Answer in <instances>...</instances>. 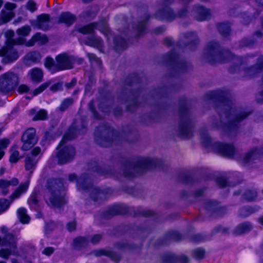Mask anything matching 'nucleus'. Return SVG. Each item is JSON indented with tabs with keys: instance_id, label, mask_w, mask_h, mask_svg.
Returning a JSON list of instances; mask_svg holds the SVG:
<instances>
[{
	"instance_id": "obj_54",
	"label": "nucleus",
	"mask_w": 263,
	"mask_h": 263,
	"mask_svg": "<svg viewBox=\"0 0 263 263\" xmlns=\"http://www.w3.org/2000/svg\"><path fill=\"white\" fill-rule=\"evenodd\" d=\"M179 261L180 263H188L189 259L185 256H181L179 259Z\"/></svg>"
},
{
	"instance_id": "obj_28",
	"label": "nucleus",
	"mask_w": 263,
	"mask_h": 263,
	"mask_svg": "<svg viewBox=\"0 0 263 263\" xmlns=\"http://www.w3.org/2000/svg\"><path fill=\"white\" fill-rule=\"evenodd\" d=\"M41 58L42 56L41 54L39 52L36 51H33L28 53L26 56L27 60L31 61L34 63L39 62L41 59Z\"/></svg>"
},
{
	"instance_id": "obj_14",
	"label": "nucleus",
	"mask_w": 263,
	"mask_h": 263,
	"mask_svg": "<svg viewBox=\"0 0 263 263\" xmlns=\"http://www.w3.org/2000/svg\"><path fill=\"white\" fill-rule=\"evenodd\" d=\"M48 41L47 36L40 33H36L35 34L30 40L26 43V46L31 47L33 46L35 43L40 45L44 44Z\"/></svg>"
},
{
	"instance_id": "obj_27",
	"label": "nucleus",
	"mask_w": 263,
	"mask_h": 263,
	"mask_svg": "<svg viewBox=\"0 0 263 263\" xmlns=\"http://www.w3.org/2000/svg\"><path fill=\"white\" fill-rule=\"evenodd\" d=\"M251 228L252 226L250 223H243L237 226L236 229V233L238 234L243 233L249 231Z\"/></svg>"
},
{
	"instance_id": "obj_49",
	"label": "nucleus",
	"mask_w": 263,
	"mask_h": 263,
	"mask_svg": "<svg viewBox=\"0 0 263 263\" xmlns=\"http://www.w3.org/2000/svg\"><path fill=\"white\" fill-rule=\"evenodd\" d=\"M102 238V236L101 235H99V234H96V235H95L92 239H91V242L92 243H98L101 239Z\"/></svg>"
},
{
	"instance_id": "obj_29",
	"label": "nucleus",
	"mask_w": 263,
	"mask_h": 263,
	"mask_svg": "<svg viewBox=\"0 0 263 263\" xmlns=\"http://www.w3.org/2000/svg\"><path fill=\"white\" fill-rule=\"evenodd\" d=\"M16 149V147H13L11 150L9 157V161L11 163H16L20 159V153Z\"/></svg>"
},
{
	"instance_id": "obj_32",
	"label": "nucleus",
	"mask_w": 263,
	"mask_h": 263,
	"mask_svg": "<svg viewBox=\"0 0 263 263\" xmlns=\"http://www.w3.org/2000/svg\"><path fill=\"white\" fill-rule=\"evenodd\" d=\"M9 143V140L7 139L0 140V160L4 155V149L8 146Z\"/></svg>"
},
{
	"instance_id": "obj_7",
	"label": "nucleus",
	"mask_w": 263,
	"mask_h": 263,
	"mask_svg": "<svg viewBox=\"0 0 263 263\" xmlns=\"http://www.w3.org/2000/svg\"><path fill=\"white\" fill-rule=\"evenodd\" d=\"M95 29L99 30L106 36H107L108 33H109L106 21H101L98 23H91L79 28L78 31L81 33L87 34L92 33Z\"/></svg>"
},
{
	"instance_id": "obj_5",
	"label": "nucleus",
	"mask_w": 263,
	"mask_h": 263,
	"mask_svg": "<svg viewBox=\"0 0 263 263\" xmlns=\"http://www.w3.org/2000/svg\"><path fill=\"white\" fill-rule=\"evenodd\" d=\"M13 45H6L0 49V57H3L1 62L3 64H8L16 61L19 57L16 50L13 47Z\"/></svg>"
},
{
	"instance_id": "obj_22",
	"label": "nucleus",
	"mask_w": 263,
	"mask_h": 263,
	"mask_svg": "<svg viewBox=\"0 0 263 263\" xmlns=\"http://www.w3.org/2000/svg\"><path fill=\"white\" fill-rule=\"evenodd\" d=\"M69 179L70 181L76 180L77 185L79 189H86L87 187L85 186V183L87 182V180L84 177L82 176L79 178L77 179L76 175L74 174H70L69 175Z\"/></svg>"
},
{
	"instance_id": "obj_62",
	"label": "nucleus",
	"mask_w": 263,
	"mask_h": 263,
	"mask_svg": "<svg viewBox=\"0 0 263 263\" xmlns=\"http://www.w3.org/2000/svg\"><path fill=\"white\" fill-rule=\"evenodd\" d=\"M125 176L126 177H134V175H130V174H128L127 173H125Z\"/></svg>"
},
{
	"instance_id": "obj_17",
	"label": "nucleus",
	"mask_w": 263,
	"mask_h": 263,
	"mask_svg": "<svg viewBox=\"0 0 263 263\" xmlns=\"http://www.w3.org/2000/svg\"><path fill=\"white\" fill-rule=\"evenodd\" d=\"M28 76L32 81L39 83L42 80L43 72L42 69L39 68H34L28 71Z\"/></svg>"
},
{
	"instance_id": "obj_41",
	"label": "nucleus",
	"mask_w": 263,
	"mask_h": 263,
	"mask_svg": "<svg viewBox=\"0 0 263 263\" xmlns=\"http://www.w3.org/2000/svg\"><path fill=\"white\" fill-rule=\"evenodd\" d=\"M204 254V251L201 249H198L194 251V255L196 258L200 259L202 258Z\"/></svg>"
},
{
	"instance_id": "obj_13",
	"label": "nucleus",
	"mask_w": 263,
	"mask_h": 263,
	"mask_svg": "<svg viewBox=\"0 0 263 263\" xmlns=\"http://www.w3.org/2000/svg\"><path fill=\"white\" fill-rule=\"evenodd\" d=\"M17 179L14 178L10 180L6 179L0 180V192L5 195L7 194L9 191L10 186H16L18 184Z\"/></svg>"
},
{
	"instance_id": "obj_34",
	"label": "nucleus",
	"mask_w": 263,
	"mask_h": 263,
	"mask_svg": "<svg viewBox=\"0 0 263 263\" xmlns=\"http://www.w3.org/2000/svg\"><path fill=\"white\" fill-rule=\"evenodd\" d=\"M180 130V135L185 138H189L192 136L191 130L187 126H181Z\"/></svg>"
},
{
	"instance_id": "obj_31",
	"label": "nucleus",
	"mask_w": 263,
	"mask_h": 263,
	"mask_svg": "<svg viewBox=\"0 0 263 263\" xmlns=\"http://www.w3.org/2000/svg\"><path fill=\"white\" fill-rule=\"evenodd\" d=\"M12 202L9 201L6 199H0V214L3 212L7 210Z\"/></svg>"
},
{
	"instance_id": "obj_42",
	"label": "nucleus",
	"mask_w": 263,
	"mask_h": 263,
	"mask_svg": "<svg viewBox=\"0 0 263 263\" xmlns=\"http://www.w3.org/2000/svg\"><path fill=\"white\" fill-rule=\"evenodd\" d=\"M26 7L31 12H33L37 9L36 4L33 1H29L27 3Z\"/></svg>"
},
{
	"instance_id": "obj_59",
	"label": "nucleus",
	"mask_w": 263,
	"mask_h": 263,
	"mask_svg": "<svg viewBox=\"0 0 263 263\" xmlns=\"http://www.w3.org/2000/svg\"><path fill=\"white\" fill-rule=\"evenodd\" d=\"M5 171V169L4 167H1L0 168V175H2Z\"/></svg>"
},
{
	"instance_id": "obj_30",
	"label": "nucleus",
	"mask_w": 263,
	"mask_h": 263,
	"mask_svg": "<svg viewBox=\"0 0 263 263\" xmlns=\"http://www.w3.org/2000/svg\"><path fill=\"white\" fill-rule=\"evenodd\" d=\"M31 31V28L28 25L23 26L16 30V33L20 36H28Z\"/></svg>"
},
{
	"instance_id": "obj_60",
	"label": "nucleus",
	"mask_w": 263,
	"mask_h": 263,
	"mask_svg": "<svg viewBox=\"0 0 263 263\" xmlns=\"http://www.w3.org/2000/svg\"><path fill=\"white\" fill-rule=\"evenodd\" d=\"M191 0H179V1L183 4H186L190 2Z\"/></svg>"
},
{
	"instance_id": "obj_9",
	"label": "nucleus",
	"mask_w": 263,
	"mask_h": 263,
	"mask_svg": "<svg viewBox=\"0 0 263 263\" xmlns=\"http://www.w3.org/2000/svg\"><path fill=\"white\" fill-rule=\"evenodd\" d=\"M16 8V5L12 3L7 2L4 5V8L2 10L0 16V25L9 22L15 14L12 11Z\"/></svg>"
},
{
	"instance_id": "obj_4",
	"label": "nucleus",
	"mask_w": 263,
	"mask_h": 263,
	"mask_svg": "<svg viewBox=\"0 0 263 263\" xmlns=\"http://www.w3.org/2000/svg\"><path fill=\"white\" fill-rule=\"evenodd\" d=\"M19 83L18 75L9 71L0 76V91L7 93L12 90Z\"/></svg>"
},
{
	"instance_id": "obj_24",
	"label": "nucleus",
	"mask_w": 263,
	"mask_h": 263,
	"mask_svg": "<svg viewBox=\"0 0 263 263\" xmlns=\"http://www.w3.org/2000/svg\"><path fill=\"white\" fill-rule=\"evenodd\" d=\"M257 153L256 149L251 151L243 157L241 160V163L244 165L250 164L253 160L255 159L257 157Z\"/></svg>"
},
{
	"instance_id": "obj_47",
	"label": "nucleus",
	"mask_w": 263,
	"mask_h": 263,
	"mask_svg": "<svg viewBox=\"0 0 263 263\" xmlns=\"http://www.w3.org/2000/svg\"><path fill=\"white\" fill-rule=\"evenodd\" d=\"M54 251V249L52 247H47L45 248L43 251V253L46 255H50L52 253H53Z\"/></svg>"
},
{
	"instance_id": "obj_37",
	"label": "nucleus",
	"mask_w": 263,
	"mask_h": 263,
	"mask_svg": "<svg viewBox=\"0 0 263 263\" xmlns=\"http://www.w3.org/2000/svg\"><path fill=\"white\" fill-rule=\"evenodd\" d=\"M73 103V100L70 98L65 99L60 105V109L62 111L66 110Z\"/></svg>"
},
{
	"instance_id": "obj_15",
	"label": "nucleus",
	"mask_w": 263,
	"mask_h": 263,
	"mask_svg": "<svg viewBox=\"0 0 263 263\" xmlns=\"http://www.w3.org/2000/svg\"><path fill=\"white\" fill-rule=\"evenodd\" d=\"M29 180L21 183L14 191L10 196V200L12 202L16 199L18 198L23 194L25 193L28 189Z\"/></svg>"
},
{
	"instance_id": "obj_35",
	"label": "nucleus",
	"mask_w": 263,
	"mask_h": 263,
	"mask_svg": "<svg viewBox=\"0 0 263 263\" xmlns=\"http://www.w3.org/2000/svg\"><path fill=\"white\" fill-rule=\"evenodd\" d=\"M50 84V83L48 82L42 84L41 85H40L39 87L36 88L33 91L32 96H35L43 92L46 88H47L49 86Z\"/></svg>"
},
{
	"instance_id": "obj_12",
	"label": "nucleus",
	"mask_w": 263,
	"mask_h": 263,
	"mask_svg": "<svg viewBox=\"0 0 263 263\" xmlns=\"http://www.w3.org/2000/svg\"><path fill=\"white\" fill-rule=\"evenodd\" d=\"M216 149L221 155L225 157H231L234 154V148L230 144L217 143L216 144Z\"/></svg>"
},
{
	"instance_id": "obj_3",
	"label": "nucleus",
	"mask_w": 263,
	"mask_h": 263,
	"mask_svg": "<svg viewBox=\"0 0 263 263\" xmlns=\"http://www.w3.org/2000/svg\"><path fill=\"white\" fill-rule=\"evenodd\" d=\"M17 238L11 234H8L2 239L0 237V246H5L6 248L0 250V257L7 259L10 255L18 256V252L16 247Z\"/></svg>"
},
{
	"instance_id": "obj_8",
	"label": "nucleus",
	"mask_w": 263,
	"mask_h": 263,
	"mask_svg": "<svg viewBox=\"0 0 263 263\" xmlns=\"http://www.w3.org/2000/svg\"><path fill=\"white\" fill-rule=\"evenodd\" d=\"M41 149L40 147H34L31 152L30 154L27 155L25 159V167L27 171L32 173L36 167L39 157L37 155L41 153Z\"/></svg>"
},
{
	"instance_id": "obj_45",
	"label": "nucleus",
	"mask_w": 263,
	"mask_h": 263,
	"mask_svg": "<svg viewBox=\"0 0 263 263\" xmlns=\"http://www.w3.org/2000/svg\"><path fill=\"white\" fill-rule=\"evenodd\" d=\"M28 203L31 205H35L37 203V200L35 195H32L28 200Z\"/></svg>"
},
{
	"instance_id": "obj_36",
	"label": "nucleus",
	"mask_w": 263,
	"mask_h": 263,
	"mask_svg": "<svg viewBox=\"0 0 263 263\" xmlns=\"http://www.w3.org/2000/svg\"><path fill=\"white\" fill-rule=\"evenodd\" d=\"M256 197V192L255 191H247L244 194V198L249 201L254 200Z\"/></svg>"
},
{
	"instance_id": "obj_6",
	"label": "nucleus",
	"mask_w": 263,
	"mask_h": 263,
	"mask_svg": "<svg viewBox=\"0 0 263 263\" xmlns=\"http://www.w3.org/2000/svg\"><path fill=\"white\" fill-rule=\"evenodd\" d=\"M35 134L36 130L33 128H30L24 133L22 137L23 145L21 149L23 151H28L36 144L37 138Z\"/></svg>"
},
{
	"instance_id": "obj_50",
	"label": "nucleus",
	"mask_w": 263,
	"mask_h": 263,
	"mask_svg": "<svg viewBox=\"0 0 263 263\" xmlns=\"http://www.w3.org/2000/svg\"><path fill=\"white\" fill-rule=\"evenodd\" d=\"M217 47V44L215 43L210 44L208 46L209 51L212 53H214Z\"/></svg>"
},
{
	"instance_id": "obj_23",
	"label": "nucleus",
	"mask_w": 263,
	"mask_h": 263,
	"mask_svg": "<svg viewBox=\"0 0 263 263\" xmlns=\"http://www.w3.org/2000/svg\"><path fill=\"white\" fill-rule=\"evenodd\" d=\"M18 218L23 224L28 223L30 221V217L27 213L26 209L20 208L17 211Z\"/></svg>"
},
{
	"instance_id": "obj_63",
	"label": "nucleus",
	"mask_w": 263,
	"mask_h": 263,
	"mask_svg": "<svg viewBox=\"0 0 263 263\" xmlns=\"http://www.w3.org/2000/svg\"><path fill=\"white\" fill-rule=\"evenodd\" d=\"M259 4L263 5V0H256Z\"/></svg>"
},
{
	"instance_id": "obj_64",
	"label": "nucleus",
	"mask_w": 263,
	"mask_h": 263,
	"mask_svg": "<svg viewBox=\"0 0 263 263\" xmlns=\"http://www.w3.org/2000/svg\"><path fill=\"white\" fill-rule=\"evenodd\" d=\"M11 262L12 263H19L16 259H12Z\"/></svg>"
},
{
	"instance_id": "obj_40",
	"label": "nucleus",
	"mask_w": 263,
	"mask_h": 263,
	"mask_svg": "<svg viewBox=\"0 0 263 263\" xmlns=\"http://www.w3.org/2000/svg\"><path fill=\"white\" fill-rule=\"evenodd\" d=\"M86 242V240L84 237H78L74 240V243L76 247H79L84 245Z\"/></svg>"
},
{
	"instance_id": "obj_10",
	"label": "nucleus",
	"mask_w": 263,
	"mask_h": 263,
	"mask_svg": "<svg viewBox=\"0 0 263 263\" xmlns=\"http://www.w3.org/2000/svg\"><path fill=\"white\" fill-rule=\"evenodd\" d=\"M56 68L58 71L72 68V59L66 53H62L56 57Z\"/></svg>"
},
{
	"instance_id": "obj_53",
	"label": "nucleus",
	"mask_w": 263,
	"mask_h": 263,
	"mask_svg": "<svg viewBox=\"0 0 263 263\" xmlns=\"http://www.w3.org/2000/svg\"><path fill=\"white\" fill-rule=\"evenodd\" d=\"M174 262V258L172 256H168L164 259V263H173Z\"/></svg>"
},
{
	"instance_id": "obj_1",
	"label": "nucleus",
	"mask_w": 263,
	"mask_h": 263,
	"mask_svg": "<svg viewBox=\"0 0 263 263\" xmlns=\"http://www.w3.org/2000/svg\"><path fill=\"white\" fill-rule=\"evenodd\" d=\"M63 183L56 180L48 182V191L45 195L47 203L54 207H60L65 203L64 192L62 190Z\"/></svg>"
},
{
	"instance_id": "obj_44",
	"label": "nucleus",
	"mask_w": 263,
	"mask_h": 263,
	"mask_svg": "<svg viewBox=\"0 0 263 263\" xmlns=\"http://www.w3.org/2000/svg\"><path fill=\"white\" fill-rule=\"evenodd\" d=\"M100 253L102 254L108 255L112 260L115 261H117L119 260V258L117 257H114V255L112 252H107L104 250L100 251Z\"/></svg>"
},
{
	"instance_id": "obj_55",
	"label": "nucleus",
	"mask_w": 263,
	"mask_h": 263,
	"mask_svg": "<svg viewBox=\"0 0 263 263\" xmlns=\"http://www.w3.org/2000/svg\"><path fill=\"white\" fill-rule=\"evenodd\" d=\"M248 115V114H242V115H240L238 116H237L236 118V120L237 122H239L241 121L243 118L246 117Z\"/></svg>"
},
{
	"instance_id": "obj_52",
	"label": "nucleus",
	"mask_w": 263,
	"mask_h": 263,
	"mask_svg": "<svg viewBox=\"0 0 263 263\" xmlns=\"http://www.w3.org/2000/svg\"><path fill=\"white\" fill-rule=\"evenodd\" d=\"M67 229L69 231H73L76 228V222L74 221L70 222L67 224Z\"/></svg>"
},
{
	"instance_id": "obj_21",
	"label": "nucleus",
	"mask_w": 263,
	"mask_h": 263,
	"mask_svg": "<svg viewBox=\"0 0 263 263\" xmlns=\"http://www.w3.org/2000/svg\"><path fill=\"white\" fill-rule=\"evenodd\" d=\"M50 17L48 14H43L38 17L40 28L46 30L48 29Z\"/></svg>"
},
{
	"instance_id": "obj_58",
	"label": "nucleus",
	"mask_w": 263,
	"mask_h": 263,
	"mask_svg": "<svg viewBox=\"0 0 263 263\" xmlns=\"http://www.w3.org/2000/svg\"><path fill=\"white\" fill-rule=\"evenodd\" d=\"M257 66L259 67V68L263 67V57L260 58L259 61L258 62Z\"/></svg>"
},
{
	"instance_id": "obj_39",
	"label": "nucleus",
	"mask_w": 263,
	"mask_h": 263,
	"mask_svg": "<svg viewBox=\"0 0 263 263\" xmlns=\"http://www.w3.org/2000/svg\"><path fill=\"white\" fill-rule=\"evenodd\" d=\"M253 210L251 208H245L242 209L240 211V215L241 216L247 217L253 212Z\"/></svg>"
},
{
	"instance_id": "obj_57",
	"label": "nucleus",
	"mask_w": 263,
	"mask_h": 263,
	"mask_svg": "<svg viewBox=\"0 0 263 263\" xmlns=\"http://www.w3.org/2000/svg\"><path fill=\"white\" fill-rule=\"evenodd\" d=\"M186 9H183V10H181L180 12H179L178 15L180 17H183L186 15Z\"/></svg>"
},
{
	"instance_id": "obj_25",
	"label": "nucleus",
	"mask_w": 263,
	"mask_h": 263,
	"mask_svg": "<svg viewBox=\"0 0 263 263\" xmlns=\"http://www.w3.org/2000/svg\"><path fill=\"white\" fill-rule=\"evenodd\" d=\"M86 44L89 46H93L99 49L102 47V41L101 39L97 37H92L88 39L86 41Z\"/></svg>"
},
{
	"instance_id": "obj_26",
	"label": "nucleus",
	"mask_w": 263,
	"mask_h": 263,
	"mask_svg": "<svg viewBox=\"0 0 263 263\" xmlns=\"http://www.w3.org/2000/svg\"><path fill=\"white\" fill-rule=\"evenodd\" d=\"M155 164V161L152 159L148 158H144L142 159L139 164L138 167L142 168H148L152 167ZM135 169H138V167H136Z\"/></svg>"
},
{
	"instance_id": "obj_33",
	"label": "nucleus",
	"mask_w": 263,
	"mask_h": 263,
	"mask_svg": "<svg viewBox=\"0 0 263 263\" xmlns=\"http://www.w3.org/2000/svg\"><path fill=\"white\" fill-rule=\"evenodd\" d=\"M218 30L223 35H226L230 32V27L227 23H221L218 26Z\"/></svg>"
},
{
	"instance_id": "obj_16",
	"label": "nucleus",
	"mask_w": 263,
	"mask_h": 263,
	"mask_svg": "<svg viewBox=\"0 0 263 263\" xmlns=\"http://www.w3.org/2000/svg\"><path fill=\"white\" fill-rule=\"evenodd\" d=\"M7 40L6 44L8 45H22L25 43V40L20 37L16 40L13 39L14 35V32L13 30H8L5 33Z\"/></svg>"
},
{
	"instance_id": "obj_2",
	"label": "nucleus",
	"mask_w": 263,
	"mask_h": 263,
	"mask_svg": "<svg viewBox=\"0 0 263 263\" xmlns=\"http://www.w3.org/2000/svg\"><path fill=\"white\" fill-rule=\"evenodd\" d=\"M76 130L74 128H70L64 135L61 141L57 150V155L59 163L65 164L70 161L73 157L75 151L74 148L71 146H64V144L68 141L74 139L76 137Z\"/></svg>"
},
{
	"instance_id": "obj_19",
	"label": "nucleus",
	"mask_w": 263,
	"mask_h": 263,
	"mask_svg": "<svg viewBox=\"0 0 263 263\" xmlns=\"http://www.w3.org/2000/svg\"><path fill=\"white\" fill-rule=\"evenodd\" d=\"M75 21V16L69 12L61 13L59 18V23H64L68 26L72 24Z\"/></svg>"
},
{
	"instance_id": "obj_48",
	"label": "nucleus",
	"mask_w": 263,
	"mask_h": 263,
	"mask_svg": "<svg viewBox=\"0 0 263 263\" xmlns=\"http://www.w3.org/2000/svg\"><path fill=\"white\" fill-rule=\"evenodd\" d=\"M185 37L186 39H189V40L192 42L193 41L196 42L197 39L196 35L193 33H187V35L185 36Z\"/></svg>"
},
{
	"instance_id": "obj_56",
	"label": "nucleus",
	"mask_w": 263,
	"mask_h": 263,
	"mask_svg": "<svg viewBox=\"0 0 263 263\" xmlns=\"http://www.w3.org/2000/svg\"><path fill=\"white\" fill-rule=\"evenodd\" d=\"M60 84H55L51 87L50 89L52 91H57L58 90V89L60 88Z\"/></svg>"
},
{
	"instance_id": "obj_11",
	"label": "nucleus",
	"mask_w": 263,
	"mask_h": 263,
	"mask_svg": "<svg viewBox=\"0 0 263 263\" xmlns=\"http://www.w3.org/2000/svg\"><path fill=\"white\" fill-rule=\"evenodd\" d=\"M191 15L198 21H202L209 18L210 12L201 6H195L191 12Z\"/></svg>"
},
{
	"instance_id": "obj_46",
	"label": "nucleus",
	"mask_w": 263,
	"mask_h": 263,
	"mask_svg": "<svg viewBox=\"0 0 263 263\" xmlns=\"http://www.w3.org/2000/svg\"><path fill=\"white\" fill-rule=\"evenodd\" d=\"M217 183L220 187H224L227 185V180L223 178H219L217 179Z\"/></svg>"
},
{
	"instance_id": "obj_43",
	"label": "nucleus",
	"mask_w": 263,
	"mask_h": 263,
	"mask_svg": "<svg viewBox=\"0 0 263 263\" xmlns=\"http://www.w3.org/2000/svg\"><path fill=\"white\" fill-rule=\"evenodd\" d=\"M29 90V87L24 84L21 85L17 89L18 92L20 93H23L28 92Z\"/></svg>"
},
{
	"instance_id": "obj_61",
	"label": "nucleus",
	"mask_w": 263,
	"mask_h": 263,
	"mask_svg": "<svg viewBox=\"0 0 263 263\" xmlns=\"http://www.w3.org/2000/svg\"><path fill=\"white\" fill-rule=\"evenodd\" d=\"M258 222L261 224L262 225H263V216H261L260 217L259 219H258Z\"/></svg>"
},
{
	"instance_id": "obj_20",
	"label": "nucleus",
	"mask_w": 263,
	"mask_h": 263,
	"mask_svg": "<svg viewBox=\"0 0 263 263\" xmlns=\"http://www.w3.org/2000/svg\"><path fill=\"white\" fill-rule=\"evenodd\" d=\"M29 114L31 116H33L32 120L34 121L36 120H44L47 119V112L44 109H40L36 111L35 109H31L29 111Z\"/></svg>"
},
{
	"instance_id": "obj_18",
	"label": "nucleus",
	"mask_w": 263,
	"mask_h": 263,
	"mask_svg": "<svg viewBox=\"0 0 263 263\" xmlns=\"http://www.w3.org/2000/svg\"><path fill=\"white\" fill-rule=\"evenodd\" d=\"M156 17L161 20L171 21L175 18L176 15L171 9H166L157 12Z\"/></svg>"
},
{
	"instance_id": "obj_38",
	"label": "nucleus",
	"mask_w": 263,
	"mask_h": 263,
	"mask_svg": "<svg viewBox=\"0 0 263 263\" xmlns=\"http://www.w3.org/2000/svg\"><path fill=\"white\" fill-rule=\"evenodd\" d=\"M54 65V62L53 59L51 58H47L45 62V66L51 70Z\"/></svg>"
},
{
	"instance_id": "obj_51",
	"label": "nucleus",
	"mask_w": 263,
	"mask_h": 263,
	"mask_svg": "<svg viewBox=\"0 0 263 263\" xmlns=\"http://www.w3.org/2000/svg\"><path fill=\"white\" fill-rule=\"evenodd\" d=\"M145 25L144 23H141L139 24L137 27V31L138 32L139 35H140L142 31L145 29Z\"/></svg>"
}]
</instances>
